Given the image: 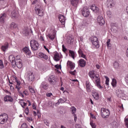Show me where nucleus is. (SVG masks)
<instances>
[{
    "instance_id": "f257e3e1",
    "label": "nucleus",
    "mask_w": 128,
    "mask_h": 128,
    "mask_svg": "<svg viewBox=\"0 0 128 128\" xmlns=\"http://www.w3.org/2000/svg\"><path fill=\"white\" fill-rule=\"evenodd\" d=\"M32 4L35 6V10L37 14H38L39 16H44V9L42 8L40 0H35L33 1Z\"/></svg>"
},
{
    "instance_id": "f03ea898",
    "label": "nucleus",
    "mask_w": 128,
    "mask_h": 128,
    "mask_svg": "<svg viewBox=\"0 0 128 128\" xmlns=\"http://www.w3.org/2000/svg\"><path fill=\"white\" fill-rule=\"evenodd\" d=\"M88 76L92 78V80H95V82L96 84V86L99 88H102V86H100V75L98 74H94V71L92 70L90 72L88 73Z\"/></svg>"
},
{
    "instance_id": "7ed1b4c3",
    "label": "nucleus",
    "mask_w": 128,
    "mask_h": 128,
    "mask_svg": "<svg viewBox=\"0 0 128 128\" xmlns=\"http://www.w3.org/2000/svg\"><path fill=\"white\" fill-rule=\"evenodd\" d=\"M30 46L32 50H38L40 47L38 42L34 40H32L30 42Z\"/></svg>"
},
{
    "instance_id": "20e7f679",
    "label": "nucleus",
    "mask_w": 128,
    "mask_h": 128,
    "mask_svg": "<svg viewBox=\"0 0 128 128\" xmlns=\"http://www.w3.org/2000/svg\"><path fill=\"white\" fill-rule=\"evenodd\" d=\"M100 112H101V116L103 118H108V116H110V110L104 108H102L100 109Z\"/></svg>"
},
{
    "instance_id": "39448f33",
    "label": "nucleus",
    "mask_w": 128,
    "mask_h": 128,
    "mask_svg": "<svg viewBox=\"0 0 128 128\" xmlns=\"http://www.w3.org/2000/svg\"><path fill=\"white\" fill-rule=\"evenodd\" d=\"M56 34V31L54 30H50L48 34L46 35L47 38H48L51 40H54Z\"/></svg>"
},
{
    "instance_id": "423d86ee",
    "label": "nucleus",
    "mask_w": 128,
    "mask_h": 128,
    "mask_svg": "<svg viewBox=\"0 0 128 128\" xmlns=\"http://www.w3.org/2000/svg\"><path fill=\"white\" fill-rule=\"evenodd\" d=\"M8 116L6 114L4 113L0 115V124H4L5 122H8Z\"/></svg>"
},
{
    "instance_id": "0eeeda50",
    "label": "nucleus",
    "mask_w": 128,
    "mask_h": 128,
    "mask_svg": "<svg viewBox=\"0 0 128 128\" xmlns=\"http://www.w3.org/2000/svg\"><path fill=\"white\" fill-rule=\"evenodd\" d=\"M92 42L96 48H100V42H98V39L96 36H92Z\"/></svg>"
},
{
    "instance_id": "6e6552de",
    "label": "nucleus",
    "mask_w": 128,
    "mask_h": 128,
    "mask_svg": "<svg viewBox=\"0 0 128 128\" xmlns=\"http://www.w3.org/2000/svg\"><path fill=\"white\" fill-rule=\"evenodd\" d=\"M82 16H84V18H88V16H90V9L88 8V6H84L83 9L82 10Z\"/></svg>"
},
{
    "instance_id": "1a4fd4ad",
    "label": "nucleus",
    "mask_w": 128,
    "mask_h": 128,
    "mask_svg": "<svg viewBox=\"0 0 128 128\" xmlns=\"http://www.w3.org/2000/svg\"><path fill=\"white\" fill-rule=\"evenodd\" d=\"M97 22L100 26H102L103 24H106L104 19V17H102V15H100L98 16L97 18Z\"/></svg>"
},
{
    "instance_id": "9d476101",
    "label": "nucleus",
    "mask_w": 128,
    "mask_h": 128,
    "mask_svg": "<svg viewBox=\"0 0 128 128\" xmlns=\"http://www.w3.org/2000/svg\"><path fill=\"white\" fill-rule=\"evenodd\" d=\"M37 56H38V58H41V60H46L48 58V56L46 54L42 52L38 53V54H37Z\"/></svg>"
},
{
    "instance_id": "9b49d317",
    "label": "nucleus",
    "mask_w": 128,
    "mask_h": 128,
    "mask_svg": "<svg viewBox=\"0 0 128 128\" xmlns=\"http://www.w3.org/2000/svg\"><path fill=\"white\" fill-rule=\"evenodd\" d=\"M116 5V1L114 0H107V6L108 8H114Z\"/></svg>"
},
{
    "instance_id": "f8f14e48",
    "label": "nucleus",
    "mask_w": 128,
    "mask_h": 128,
    "mask_svg": "<svg viewBox=\"0 0 128 128\" xmlns=\"http://www.w3.org/2000/svg\"><path fill=\"white\" fill-rule=\"evenodd\" d=\"M58 18L60 22H61L62 26L66 24V17L64 15L60 14L58 16Z\"/></svg>"
},
{
    "instance_id": "ddd939ff",
    "label": "nucleus",
    "mask_w": 128,
    "mask_h": 128,
    "mask_svg": "<svg viewBox=\"0 0 128 128\" xmlns=\"http://www.w3.org/2000/svg\"><path fill=\"white\" fill-rule=\"evenodd\" d=\"M88 26V23L86 20H84L79 26L78 28H80V30H82L83 28H86Z\"/></svg>"
},
{
    "instance_id": "4468645a",
    "label": "nucleus",
    "mask_w": 128,
    "mask_h": 128,
    "mask_svg": "<svg viewBox=\"0 0 128 128\" xmlns=\"http://www.w3.org/2000/svg\"><path fill=\"white\" fill-rule=\"evenodd\" d=\"M14 64L18 68H22V63L21 60H16L15 63H14Z\"/></svg>"
},
{
    "instance_id": "2eb2a0df",
    "label": "nucleus",
    "mask_w": 128,
    "mask_h": 128,
    "mask_svg": "<svg viewBox=\"0 0 128 128\" xmlns=\"http://www.w3.org/2000/svg\"><path fill=\"white\" fill-rule=\"evenodd\" d=\"M41 90H45L48 88V84L46 82H43L40 84Z\"/></svg>"
},
{
    "instance_id": "dca6fc26",
    "label": "nucleus",
    "mask_w": 128,
    "mask_h": 128,
    "mask_svg": "<svg viewBox=\"0 0 128 128\" xmlns=\"http://www.w3.org/2000/svg\"><path fill=\"white\" fill-rule=\"evenodd\" d=\"M28 76L29 82H34V73L29 72L28 74Z\"/></svg>"
},
{
    "instance_id": "f3484780",
    "label": "nucleus",
    "mask_w": 128,
    "mask_h": 128,
    "mask_svg": "<svg viewBox=\"0 0 128 128\" xmlns=\"http://www.w3.org/2000/svg\"><path fill=\"white\" fill-rule=\"evenodd\" d=\"M84 50L82 48H80L78 50L79 56H80V58H86V56L84 54Z\"/></svg>"
},
{
    "instance_id": "a211bd4d",
    "label": "nucleus",
    "mask_w": 128,
    "mask_h": 128,
    "mask_svg": "<svg viewBox=\"0 0 128 128\" xmlns=\"http://www.w3.org/2000/svg\"><path fill=\"white\" fill-rule=\"evenodd\" d=\"M9 60L10 62H12L13 66H14V64H16V57L14 56V55H11L9 56Z\"/></svg>"
},
{
    "instance_id": "6ab92c4d",
    "label": "nucleus",
    "mask_w": 128,
    "mask_h": 128,
    "mask_svg": "<svg viewBox=\"0 0 128 128\" xmlns=\"http://www.w3.org/2000/svg\"><path fill=\"white\" fill-rule=\"evenodd\" d=\"M78 64L80 66H81V68H84V66H86V61L84 59H80L78 62Z\"/></svg>"
},
{
    "instance_id": "aec40b11",
    "label": "nucleus",
    "mask_w": 128,
    "mask_h": 128,
    "mask_svg": "<svg viewBox=\"0 0 128 128\" xmlns=\"http://www.w3.org/2000/svg\"><path fill=\"white\" fill-rule=\"evenodd\" d=\"M116 94L118 98L124 96V92L120 89H117L116 90Z\"/></svg>"
},
{
    "instance_id": "412c9836",
    "label": "nucleus",
    "mask_w": 128,
    "mask_h": 128,
    "mask_svg": "<svg viewBox=\"0 0 128 128\" xmlns=\"http://www.w3.org/2000/svg\"><path fill=\"white\" fill-rule=\"evenodd\" d=\"M86 88L88 92H90L92 90V85L88 81L86 82Z\"/></svg>"
},
{
    "instance_id": "4be33fe9",
    "label": "nucleus",
    "mask_w": 128,
    "mask_h": 128,
    "mask_svg": "<svg viewBox=\"0 0 128 128\" xmlns=\"http://www.w3.org/2000/svg\"><path fill=\"white\" fill-rule=\"evenodd\" d=\"M71 6L74 8H77L78 4V0H70Z\"/></svg>"
},
{
    "instance_id": "5701e85b",
    "label": "nucleus",
    "mask_w": 128,
    "mask_h": 128,
    "mask_svg": "<svg viewBox=\"0 0 128 128\" xmlns=\"http://www.w3.org/2000/svg\"><path fill=\"white\" fill-rule=\"evenodd\" d=\"M54 60H55L56 62H58L60 60V56L58 52H54Z\"/></svg>"
},
{
    "instance_id": "b1692460",
    "label": "nucleus",
    "mask_w": 128,
    "mask_h": 128,
    "mask_svg": "<svg viewBox=\"0 0 128 128\" xmlns=\"http://www.w3.org/2000/svg\"><path fill=\"white\" fill-rule=\"evenodd\" d=\"M23 52L26 54H28V56L32 54V52H30V48L28 47H25L23 49Z\"/></svg>"
},
{
    "instance_id": "393cba45",
    "label": "nucleus",
    "mask_w": 128,
    "mask_h": 128,
    "mask_svg": "<svg viewBox=\"0 0 128 128\" xmlns=\"http://www.w3.org/2000/svg\"><path fill=\"white\" fill-rule=\"evenodd\" d=\"M4 102H14V98H12V96L7 95L4 96Z\"/></svg>"
},
{
    "instance_id": "a878e982",
    "label": "nucleus",
    "mask_w": 128,
    "mask_h": 128,
    "mask_svg": "<svg viewBox=\"0 0 128 128\" xmlns=\"http://www.w3.org/2000/svg\"><path fill=\"white\" fill-rule=\"evenodd\" d=\"M48 81L51 84H56V78L54 76H51L49 78H48Z\"/></svg>"
},
{
    "instance_id": "bb28decb",
    "label": "nucleus",
    "mask_w": 128,
    "mask_h": 128,
    "mask_svg": "<svg viewBox=\"0 0 128 128\" xmlns=\"http://www.w3.org/2000/svg\"><path fill=\"white\" fill-rule=\"evenodd\" d=\"M6 13L1 14L0 15V22H2V24H4V20L6 19Z\"/></svg>"
},
{
    "instance_id": "cd10ccee",
    "label": "nucleus",
    "mask_w": 128,
    "mask_h": 128,
    "mask_svg": "<svg viewBox=\"0 0 128 128\" xmlns=\"http://www.w3.org/2000/svg\"><path fill=\"white\" fill-rule=\"evenodd\" d=\"M67 66L70 68L71 70H74V64L70 61H68L67 62Z\"/></svg>"
},
{
    "instance_id": "c85d7f7f",
    "label": "nucleus",
    "mask_w": 128,
    "mask_h": 128,
    "mask_svg": "<svg viewBox=\"0 0 128 128\" xmlns=\"http://www.w3.org/2000/svg\"><path fill=\"white\" fill-rule=\"evenodd\" d=\"M18 16V11H16V10H14L13 11H12V12L11 13L12 18H16V16Z\"/></svg>"
},
{
    "instance_id": "c756f323",
    "label": "nucleus",
    "mask_w": 128,
    "mask_h": 128,
    "mask_svg": "<svg viewBox=\"0 0 128 128\" xmlns=\"http://www.w3.org/2000/svg\"><path fill=\"white\" fill-rule=\"evenodd\" d=\"M92 96L95 100H98V93L96 91L92 92Z\"/></svg>"
},
{
    "instance_id": "7c9ffc66",
    "label": "nucleus",
    "mask_w": 128,
    "mask_h": 128,
    "mask_svg": "<svg viewBox=\"0 0 128 128\" xmlns=\"http://www.w3.org/2000/svg\"><path fill=\"white\" fill-rule=\"evenodd\" d=\"M69 52H70V56L74 60V58H76V52H74L72 50H70Z\"/></svg>"
},
{
    "instance_id": "2f4dec72",
    "label": "nucleus",
    "mask_w": 128,
    "mask_h": 128,
    "mask_svg": "<svg viewBox=\"0 0 128 128\" xmlns=\"http://www.w3.org/2000/svg\"><path fill=\"white\" fill-rule=\"evenodd\" d=\"M90 9L95 12H98V8H96V5H92V6L90 7Z\"/></svg>"
},
{
    "instance_id": "473e14b6",
    "label": "nucleus",
    "mask_w": 128,
    "mask_h": 128,
    "mask_svg": "<svg viewBox=\"0 0 128 128\" xmlns=\"http://www.w3.org/2000/svg\"><path fill=\"white\" fill-rule=\"evenodd\" d=\"M22 34H24L25 36H28V28L26 27L24 29H23L22 31Z\"/></svg>"
},
{
    "instance_id": "72a5a7b5",
    "label": "nucleus",
    "mask_w": 128,
    "mask_h": 128,
    "mask_svg": "<svg viewBox=\"0 0 128 128\" xmlns=\"http://www.w3.org/2000/svg\"><path fill=\"white\" fill-rule=\"evenodd\" d=\"M16 88H17L18 92H20V81L16 80Z\"/></svg>"
},
{
    "instance_id": "f704fd0d",
    "label": "nucleus",
    "mask_w": 128,
    "mask_h": 128,
    "mask_svg": "<svg viewBox=\"0 0 128 128\" xmlns=\"http://www.w3.org/2000/svg\"><path fill=\"white\" fill-rule=\"evenodd\" d=\"M8 44H6L5 45L2 46L1 48L3 52H6V50H8Z\"/></svg>"
},
{
    "instance_id": "c9c22d12",
    "label": "nucleus",
    "mask_w": 128,
    "mask_h": 128,
    "mask_svg": "<svg viewBox=\"0 0 128 128\" xmlns=\"http://www.w3.org/2000/svg\"><path fill=\"white\" fill-rule=\"evenodd\" d=\"M111 84L113 88H116V80L115 78H113Z\"/></svg>"
},
{
    "instance_id": "e433bc0d",
    "label": "nucleus",
    "mask_w": 128,
    "mask_h": 128,
    "mask_svg": "<svg viewBox=\"0 0 128 128\" xmlns=\"http://www.w3.org/2000/svg\"><path fill=\"white\" fill-rule=\"evenodd\" d=\"M71 110L72 114H74H74H76V108H74V106H72V108H71Z\"/></svg>"
},
{
    "instance_id": "4c0bfd02",
    "label": "nucleus",
    "mask_w": 128,
    "mask_h": 128,
    "mask_svg": "<svg viewBox=\"0 0 128 128\" xmlns=\"http://www.w3.org/2000/svg\"><path fill=\"white\" fill-rule=\"evenodd\" d=\"M114 68H120V64L117 62H115L114 64Z\"/></svg>"
},
{
    "instance_id": "58836bf2",
    "label": "nucleus",
    "mask_w": 128,
    "mask_h": 128,
    "mask_svg": "<svg viewBox=\"0 0 128 128\" xmlns=\"http://www.w3.org/2000/svg\"><path fill=\"white\" fill-rule=\"evenodd\" d=\"M18 26V25H16V23L14 22H12L10 24V28H16Z\"/></svg>"
},
{
    "instance_id": "ea45409f",
    "label": "nucleus",
    "mask_w": 128,
    "mask_h": 128,
    "mask_svg": "<svg viewBox=\"0 0 128 128\" xmlns=\"http://www.w3.org/2000/svg\"><path fill=\"white\" fill-rule=\"evenodd\" d=\"M107 16L108 18H112V12L110 10H108L107 12Z\"/></svg>"
},
{
    "instance_id": "a19ab883",
    "label": "nucleus",
    "mask_w": 128,
    "mask_h": 128,
    "mask_svg": "<svg viewBox=\"0 0 128 128\" xmlns=\"http://www.w3.org/2000/svg\"><path fill=\"white\" fill-rule=\"evenodd\" d=\"M64 102H66V101H64V100L62 98H60L58 100V104H64Z\"/></svg>"
},
{
    "instance_id": "79ce46f5",
    "label": "nucleus",
    "mask_w": 128,
    "mask_h": 128,
    "mask_svg": "<svg viewBox=\"0 0 128 128\" xmlns=\"http://www.w3.org/2000/svg\"><path fill=\"white\" fill-rule=\"evenodd\" d=\"M30 92L33 94H36V90H34V88H29Z\"/></svg>"
},
{
    "instance_id": "37998d69",
    "label": "nucleus",
    "mask_w": 128,
    "mask_h": 128,
    "mask_svg": "<svg viewBox=\"0 0 128 128\" xmlns=\"http://www.w3.org/2000/svg\"><path fill=\"white\" fill-rule=\"evenodd\" d=\"M90 125L92 128H96V124L92 122H90Z\"/></svg>"
},
{
    "instance_id": "c03bdc74",
    "label": "nucleus",
    "mask_w": 128,
    "mask_h": 128,
    "mask_svg": "<svg viewBox=\"0 0 128 128\" xmlns=\"http://www.w3.org/2000/svg\"><path fill=\"white\" fill-rule=\"evenodd\" d=\"M44 124H46L47 126H50V123L48 122V120H46V119H44Z\"/></svg>"
},
{
    "instance_id": "a18cd8bd",
    "label": "nucleus",
    "mask_w": 128,
    "mask_h": 128,
    "mask_svg": "<svg viewBox=\"0 0 128 128\" xmlns=\"http://www.w3.org/2000/svg\"><path fill=\"white\" fill-rule=\"evenodd\" d=\"M4 68V63L2 62V60H0V68L1 70H2Z\"/></svg>"
},
{
    "instance_id": "49530a36",
    "label": "nucleus",
    "mask_w": 128,
    "mask_h": 128,
    "mask_svg": "<svg viewBox=\"0 0 128 128\" xmlns=\"http://www.w3.org/2000/svg\"><path fill=\"white\" fill-rule=\"evenodd\" d=\"M104 78H106V85L108 86V82H110V80H108V77L105 76Z\"/></svg>"
},
{
    "instance_id": "de8ad7c7",
    "label": "nucleus",
    "mask_w": 128,
    "mask_h": 128,
    "mask_svg": "<svg viewBox=\"0 0 128 128\" xmlns=\"http://www.w3.org/2000/svg\"><path fill=\"white\" fill-rule=\"evenodd\" d=\"M124 122H125V125L126 126V128H128V118H125Z\"/></svg>"
},
{
    "instance_id": "09e8293b",
    "label": "nucleus",
    "mask_w": 128,
    "mask_h": 128,
    "mask_svg": "<svg viewBox=\"0 0 128 128\" xmlns=\"http://www.w3.org/2000/svg\"><path fill=\"white\" fill-rule=\"evenodd\" d=\"M70 74H72V76H76V71L74 70V71H70Z\"/></svg>"
},
{
    "instance_id": "8fccbe9b",
    "label": "nucleus",
    "mask_w": 128,
    "mask_h": 128,
    "mask_svg": "<svg viewBox=\"0 0 128 128\" xmlns=\"http://www.w3.org/2000/svg\"><path fill=\"white\" fill-rule=\"evenodd\" d=\"M22 128H28V126H26V124L24 123L22 126Z\"/></svg>"
},
{
    "instance_id": "3c124183",
    "label": "nucleus",
    "mask_w": 128,
    "mask_h": 128,
    "mask_svg": "<svg viewBox=\"0 0 128 128\" xmlns=\"http://www.w3.org/2000/svg\"><path fill=\"white\" fill-rule=\"evenodd\" d=\"M78 40H79V42H84V37L82 36H80V37H79L78 38Z\"/></svg>"
},
{
    "instance_id": "603ef678",
    "label": "nucleus",
    "mask_w": 128,
    "mask_h": 128,
    "mask_svg": "<svg viewBox=\"0 0 128 128\" xmlns=\"http://www.w3.org/2000/svg\"><path fill=\"white\" fill-rule=\"evenodd\" d=\"M29 112H30V111L28 110V107H27L26 108V109L25 110V112H26V114H28Z\"/></svg>"
},
{
    "instance_id": "864d4df0",
    "label": "nucleus",
    "mask_w": 128,
    "mask_h": 128,
    "mask_svg": "<svg viewBox=\"0 0 128 128\" xmlns=\"http://www.w3.org/2000/svg\"><path fill=\"white\" fill-rule=\"evenodd\" d=\"M110 39H108L107 41V46H110Z\"/></svg>"
},
{
    "instance_id": "5fc2aeb1",
    "label": "nucleus",
    "mask_w": 128,
    "mask_h": 128,
    "mask_svg": "<svg viewBox=\"0 0 128 128\" xmlns=\"http://www.w3.org/2000/svg\"><path fill=\"white\" fill-rule=\"evenodd\" d=\"M62 50H63V52H66V47H64V45H62Z\"/></svg>"
},
{
    "instance_id": "6e6d98bb",
    "label": "nucleus",
    "mask_w": 128,
    "mask_h": 128,
    "mask_svg": "<svg viewBox=\"0 0 128 128\" xmlns=\"http://www.w3.org/2000/svg\"><path fill=\"white\" fill-rule=\"evenodd\" d=\"M118 25H116V24L114 23H111L110 24V26L112 27V28H114V26H117Z\"/></svg>"
},
{
    "instance_id": "4d7b16f0",
    "label": "nucleus",
    "mask_w": 128,
    "mask_h": 128,
    "mask_svg": "<svg viewBox=\"0 0 128 128\" xmlns=\"http://www.w3.org/2000/svg\"><path fill=\"white\" fill-rule=\"evenodd\" d=\"M112 126L113 128H116V122H114L112 123Z\"/></svg>"
},
{
    "instance_id": "13d9d810",
    "label": "nucleus",
    "mask_w": 128,
    "mask_h": 128,
    "mask_svg": "<svg viewBox=\"0 0 128 128\" xmlns=\"http://www.w3.org/2000/svg\"><path fill=\"white\" fill-rule=\"evenodd\" d=\"M74 120L75 122H76V120H77L76 114H74Z\"/></svg>"
},
{
    "instance_id": "bf43d9fd",
    "label": "nucleus",
    "mask_w": 128,
    "mask_h": 128,
    "mask_svg": "<svg viewBox=\"0 0 128 128\" xmlns=\"http://www.w3.org/2000/svg\"><path fill=\"white\" fill-rule=\"evenodd\" d=\"M52 96V93H47L46 94V96L48 97H50V96Z\"/></svg>"
},
{
    "instance_id": "052dcab7",
    "label": "nucleus",
    "mask_w": 128,
    "mask_h": 128,
    "mask_svg": "<svg viewBox=\"0 0 128 128\" xmlns=\"http://www.w3.org/2000/svg\"><path fill=\"white\" fill-rule=\"evenodd\" d=\"M55 68H57L58 70H59L60 68V66L58 65V64H56L55 66Z\"/></svg>"
},
{
    "instance_id": "680f3d73",
    "label": "nucleus",
    "mask_w": 128,
    "mask_h": 128,
    "mask_svg": "<svg viewBox=\"0 0 128 128\" xmlns=\"http://www.w3.org/2000/svg\"><path fill=\"white\" fill-rule=\"evenodd\" d=\"M22 108H24V106H26V102H23V105L22 104H21Z\"/></svg>"
},
{
    "instance_id": "e2e57ef3",
    "label": "nucleus",
    "mask_w": 128,
    "mask_h": 128,
    "mask_svg": "<svg viewBox=\"0 0 128 128\" xmlns=\"http://www.w3.org/2000/svg\"><path fill=\"white\" fill-rule=\"evenodd\" d=\"M119 108H120V110H124V106H122V104L121 106H120Z\"/></svg>"
},
{
    "instance_id": "0e129e2a",
    "label": "nucleus",
    "mask_w": 128,
    "mask_h": 128,
    "mask_svg": "<svg viewBox=\"0 0 128 128\" xmlns=\"http://www.w3.org/2000/svg\"><path fill=\"white\" fill-rule=\"evenodd\" d=\"M90 116H91V118H94V119H96V116H94V114H90Z\"/></svg>"
},
{
    "instance_id": "69168bd1",
    "label": "nucleus",
    "mask_w": 128,
    "mask_h": 128,
    "mask_svg": "<svg viewBox=\"0 0 128 128\" xmlns=\"http://www.w3.org/2000/svg\"><path fill=\"white\" fill-rule=\"evenodd\" d=\"M76 128H81V127H80V124H76Z\"/></svg>"
},
{
    "instance_id": "338daca9",
    "label": "nucleus",
    "mask_w": 128,
    "mask_h": 128,
    "mask_svg": "<svg viewBox=\"0 0 128 128\" xmlns=\"http://www.w3.org/2000/svg\"><path fill=\"white\" fill-rule=\"evenodd\" d=\"M48 106H52V102H49L48 103Z\"/></svg>"
},
{
    "instance_id": "774afa93",
    "label": "nucleus",
    "mask_w": 128,
    "mask_h": 128,
    "mask_svg": "<svg viewBox=\"0 0 128 128\" xmlns=\"http://www.w3.org/2000/svg\"><path fill=\"white\" fill-rule=\"evenodd\" d=\"M126 84L128 85V75L126 76Z\"/></svg>"
}]
</instances>
